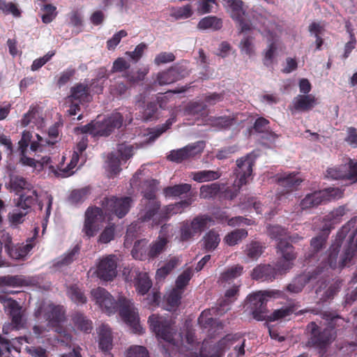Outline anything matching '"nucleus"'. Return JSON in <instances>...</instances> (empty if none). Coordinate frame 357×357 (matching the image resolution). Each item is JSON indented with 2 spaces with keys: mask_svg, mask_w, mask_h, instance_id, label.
<instances>
[{
  "mask_svg": "<svg viewBox=\"0 0 357 357\" xmlns=\"http://www.w3.org/2000/svg\"><path fill=\"white\" fill-rule=\"evenodd\" d=\"M322 202H329L333 199H338L343 197L344 192L339 188H327L319 190Z\"/></svg>",
  "mask_w": 357,
  "mask_h": 357,
  "instance_id": "52",
  "label": "nucleus"
},
{
  "mask_svg": "<svg viewBox=\"0 0 357 357\" xmlns=\"http://www.w3.org/2000/svg\"><path fill=\"white\" fill-rule=\"evenodd\" d=\"M123 117L121 113L112 114L102 121H95L82 126L78 129L84 134L93 136L107 137L116 129L119 128L123 123Z\"/></svg>",
  "mask_w": 357,
  "mask_h": 357,
  "instance_id": "5",
  "label": "nucleus"
},
{
  "mask_svg": "<svg viewBox=\"0 0 357 357\" xmlns=\"http://www.w3.org/2000/svg\"><path fill=\"white\" fill-rule=\"evenodd\" d=\"M322 202L320 192L318 190L307 194L300 202L299 206L301 210L303 211L317 207Z\"/></svg>",
  "mask_w": 357,
  "mask_h": 357,
  "instance_id": "36",
  "label": "nucleus"
},
{
  "mask_svg": "<svg viewBox=\"0 0 357 357\" xmlns=\"http://www.w3.org/2000/svg\"><path fill=\"white\" fill-rule=\"evenodd\" d=\"M116 234V225L109 223L107 225L99 235L98 242L101 244H107L113 241Z\"/></svg>",
  "mask_w": 357,
  "mask_h": 357,
  "instance_id": "56",
  "label": "nucleus"
},
{
  "mask_svg": "<svg viewBox=\"0 0 357 357\" xmlns=\"http://www.w3.org/2000/svg\"><path fill=\"white\" fill-rule=\"evenodd\" d=\"M148 241L145 238L138 240L135 242L134 246L131 250L132 257L137 260L144 261L149 258Z\"/></svg>",
  "mask_w": 357,
  "mask_h": 357,
  "instance_id": "31",
  "label": "nucleus"
},
{
  "mask_svg": "<svg viewBox=\"0 0 357 357\" xmlns=\"http://www.w3.org/2000/svg\"><path fill=\"white\" fill-rule=\"evenodd\" d=\"M239 295V286L234 285L225 293L224 298L219 302L218 310L225 312L229 310V306L234 303Z\"/></svg>",
  "mask_w": 357,
  "mask_h": 357,
  "instance_id": "28",
  "label": "nucleus"
},
{
  "mask_svg": "<svg viewBox=\"0 0 357 357\" xmlns=\"http://www.w3.org/2000/svg\"><path fill=\"white\" fill-rule=\"evenodd\" d=\"M216 310L218 311V308L216 310L212 308L204 310L198 318L199 324L205 328L213 326L217 323V320L213 317L211 312ZM219 312L220 314L224 313L222 311L219 310Z\"/></svg>",
  "mask_w": 357,
  "mask_h": 357,
  "instance_id": "50",
  "label": "nucleus"
},
{
  "mask_svg": "<svg viewBox=\"0 0 357 357\" xmlns=\"http://www.w3.org/2000/svg\"><path fill=\"white\" fill-rule=\"evenodd\" d=\"M99 348L105 354L108 353L113 347V337L111 328L108 325L102 324L98 328Z\"/></svg>",
  "mask_w": 357,
  "mask_h": 357,
  "instance_id": "25",
  "label": "nucleus"
},
{
  "mask_svg": "<svg viewBox=\"0 0 357 357\" xmlns=\"http://www.w3.org/2000/svg\"><path fill=\"white\" fill-rule=\"evenodd\" d=\"M116 267L117 264L114 255L103 257L97 266V276L105 281L112 280L117 273Z\"/></svg>",
  "mask_w": 357,
  "mask_h": 357,
  "instance_id": "20",
  "label": "nucleus"
},
{
  "mask_svg": "<svg viewBox=\"0 0 357 357\" xmlns=\"http://www.w3.org/2000/svg\"><path fill=\"white\" fill-rule=\"evenodd\" d=\"M277 252L280 258L276 262V266L287 273L294 265L297 257L294 247L287 240H280L277 244Z\"/></svg>",
  "mask_w": 357,
  "mask_h": 357,
  "instance_id": "11",
  "label": "nucleus"
},
{
  "mask_svg": "<svg viewBox=\"0 0 357 357\" xmlns=\"http://www.w3.org/2000/svg\"><path fill=\"white\" fill-rule=\"evenodd\" d=\"M21 310L22 307L19 303H17L15 306H13V307L8 310V314L11 318V324L13 327L16 330L21 328L23 326Z\"/></svg>",
  "mask_w": 357,
  "mask_h": 357,
  "instance_id": "55",
  "label": "nucleus"
},
{
  "mask_svg": "<svg viewBox=\"0 0 357 357\" xmlns=\"http://www.w3.org/2000/svg\"><path fill=\"white\" fill-rule=\"evenodd\" d=\"M104 219L102 209L95 206L89 207L85 213V220L82 231L89 237L94 236L98 230V223Z\"/></svg>",
  "mask_w": 357,
  "mask_h": 357,
  "instance_id": "15",
  "label": "nucleus"
},
{
  "mask_svg": "<svg viewBox=\"0 0 357 357\" xmlns=\"http://www.w3.org/2000/svg\"><path fill=\"white\" fill-rule=\"evenodd\" d=\"M10 185L16 193L20 192L22 190H30L31 188V185L24 178L20 176L12 177L10 181Z\"/></svg>",
  "mask_w": 357,
  "mask_h": 357,
  "instance_id": "62",
  "label": "nucleus"
},
{
  "mask_svg": "<svg viewBox=\"0 0 357 357\" xmlns=\"http://www.w3.org/2000/svg\"><path fill=\"white\" fill-rule=\"evenodd\" d=\"M4 248L8 256L14 259H23L35 245L33 238H29L25 245L16 244L12 242V237L7 234L3 236Z\"/></svg>",
  "mask_w": 357,
  "mask_h": 357,
  "instance_id": "13",
  "label": "nucleus"
},
{
  "mask_svg": "<svg viewBox=\"0 0 357 357\" xmlns=\"http://www.w3.org/2000/svg\"><path fill=\"white\" fill-rule=\"evenodd\" d=\"M204 245L206 251L214 250L220 242V237L214 229L209 230L204 236Z\"/></svg>",
  "mask_w": 357,
  "mask_h": 357,
  "instance_id": "41",
  "label": "nucleus"
},
{
  "mask_svg": "<svg viewBox=\"0 0 357 357\" xmlns=\"http://www.w3.org/2000/svg\"><path fill=\"white\" fill-rule=\"evenodd\" d=\"M121 160L116 153L111 152L108 153L106 160L107 170L110 174V176H116L121 171Z\"/></svg>",
  "mask_w": 357,
  "mask_h": 357,
  "instance_id": "42",
  "label": "nucleus"
},
{
  "mask_svg": "<svg viewBox=\"0 0 357 357\" xmlns=\"http://www.w3.org/2000/svg\"><path fill=\"white\" fill-rule=\"evenodd\" d=\"M179 260L176 257L171 258L164 266L157 270L156 278H165L178 265Z\"/></svg>",
  "mask_w": 357,
  "mask_h": 357,
  "instance_id": "53",
  "label": "nucleus"
},
{
  "mask_svg": "<svg viewBox=\"0 0 357 357\" xmlns=\"http://www.w3.org/2000/svg\"><path fill=\"white\" fill-rule=\"evenodd\" d=\"M0 13L5 15H12L15 17L21 16V10L17 4L13 2H8L6 0H0Z\"/></svg>",
  "mask_w": 357,
  "mask_h": 357,
  "instance_id": "57",
  "label": "nucleus"
},
{
  "mask_svg": "<svg viewBox=\"0 0 357 357\" xmlns=\"http://www.w3.org/2000/svg\"><path fill=\"white\" fill-rule=\"evenodd\" d=\"M277 50L278 47L276 43L272 42L268 45L267 48L263 51L262 62L265 66L268 68L273 66L276 59Z\"/></svg>",
  "mask_w": 357,
  "mask_h": 357,
  "instance_id": "47",
  "label": "nucleus"
},
{
  "mask_svg": "<svg viewBox=\"0 0 357 357\" xmlns=\"http://www.w3.org/2000/svg\"><path fill=\"white\" fill-rule=\"evenodd\" d=\"M133 200L130 197L105 198L102 205L106 210L116 215L123 218L130 211Z\"/></svg>",
  "mask_w": 357,
  "mask_h": 357,
  "instance_id": "14",
  "label": "nucleus"
},
{
  "mask_svg": "<svg viewBox=\"0 0 357 357\" xmlns=\"http://www.w3.org/2000/svg\"><path fill=\"white\" fill-rule=\"evenodd\" d=\"M321 317L322 319L329 321V328H332L333 331H334L335 328H344L345 324L347 323L344 318L335 314V313L333 312L324 311L321 313Z\"/></svg>",
  "mask_w": 357,
  "mask_h": 357,
  "instance_id": "45",
  "label": "nucleus"
},
{
  "mask_svg": "<svg viewBox=\"0 0 357 357\" xmlns=\"http://www.w3.org/2000/svg\"><path fill=\"white\" fill-rule=\"evenodd\" d=\"M294 306L283 307L280 309L274 310L270 315L267 314L266 320L275 321L280 319L285 318L294 313Z\"/></svg>",
  "mask_w": 357,
  "mask_h": 357,
  "instance_id": "58",
  "label": "nucleus"
},
{
  "mask_svg": "<svg viewBox=\"0 0 357 357\" xmlns=\"http://www.w3.org/2000/svg\"><path fill=\"white\" fill-rule=\"evenodd\" d=\"M44 316L50 326H57L65 319V310L61 305L50 304L45 309Z\"/></svg>",
  "mask_w": 357,
  "mask_h": 357,
  "instance_id": "22",
  "label": "nucleus"
},
{
  "mask_svg": "<svg viewBox=\"0 0 357 357\" xmlns=\"http://www.w3.org/2000/svg\"><path fill=\"white\" fill-rule=\"evenodd\" d=\"M148 322L151 330L158 338L174 344L176 330L173 328L170 319L158 314H153L149 316Z\"/></svg>",
  "mask_w": 357,
  "mask_h": 357,
  "instance_id": "7",
  "label": "nucleus"
},
{
  "mask_svg": "<svg viewBox=\"0 0 357 357\" xmlns=\"http://www.w3.org/2000/svg\"><path fill=\"white\" fill-rule=\"evenodd\" d=\"M222 27V19L212 15L201 19L197 24V28L201 30L212 29L213 31H218Z\"/></svg>",
  "mask_w": 357,
  "mask_h": 357,
  "instance_id": "37",
  "label": "nucleus"
},
{
  "mask_svg": "<svg viewBox=\"0 0 357 357\" xmlns=\"http://www.w3.org/2000/svg\"><path fill=\"white\" fill-rule=\"evenodd\" d=\"M96 79H93L90 86L84 84L83 83H77L75 86L70 88V94L68 96V100H76L79 103L89 102L91 100L90 94L91 87L97 89L96 92L99 93L102 91L103 86H100L97 87L95 86Z\"/></svg>",
  "mask_w": 357,
  "mask_h": 357,
  "instance_id": "17",
  "label": "nucleus"
},
{
  "mask_svg": "<svg viewBox=\"0 0 357 357\" xmlns=\"http://www.w3.org/2000/svg\"><path fill=\"white\" fill-rule=\"evenodd\" d=\"M152 287V281L148 273H139L135 280V287L140 295L146 294Z\"/></svg>",
  "mask_w": 357,
  "mask_h": 357,
  "instance_id": "32",
  "label": "nucleus"
},
{
  "mask_svg": "<svg viewBox=\"0 0 357 357\" xmlns=\"http://www.w3.org/2000/svg\"><path fill=\"white\" fill-rule=\"evenodd\" d=\"M161 204L160 202L158 200L149 201L146 204L145 208L144 211H141L138 215V221L140 222H149L151 220L153 221L155 218V215H158L160 212ZM153 225H155L153 222Z\"/></svg>",
  "mask_w": 357,
  "mask_h": 357,
  "instance_id": "26",
  "label": "nucleus"
},
{
  "mask_svg": "<svg viewBox=\"0 0 357 357\" xmlns=\"http://www.w3.org/2000/svg\"><path fill=\"white\" fill-rule=\"evenodd\" d=\"M114 153L122 161L126 162L133 156L134 148L132 145L123 143L117 146L116 151Z\"/></svg>",
  "mask_w": 357,
  "mask_h": 357,
  "instance_id": "63",
  "label": "nucleus"
},
{
  "mask_svg": "<svg viewBox=\"0 0 357 357\" xmlns=\"http://www.w3.org/2000/svg\"><path fill=\"white\" fill-rule=\"evenodd\" d=\"M285 273L284 271L280 270L276 265L273 266L271 264H259L252 270L251 276L255 280L272 282L279 275Z\"/></svg>",
  "mask_w": 357,
  "mask_h": 357,
  "instance_id": "19",
  "label": "nucleus"
},
{
  "mask_svg": "<svg viewBox=\"0 0 357 357\" xmlns=\"http://www.w3.org/2000/svg\"><path fill=\"white\" fill-rule=\"evenodd\" d=\"M270 121L264 118L258 117L252 126V130L255 132L262 134L261 137L265 139L271 140L276 137V135L270 130L269 127Z\"/></svg>",
  "mask_w": 357,
  "mask_h": 357,
  "instance_id": "27",
  "label": "nucleus"
},
{
  "mask_svg": "<svg viewBox=\"0 0 357 357\" xmlns=\"http://www.w3.org/2000/svg\"><path fill=\"white\" fill-rule=\"evenodd\" d=\"M194 195L190 193L187 199L181 200L173 204H169L164 206L159 212L158 215L153 220V222L155 225H159L163 222L167 221L171 216L176 214L182 213L184 210L190 206L194 199L192 198Z\"/></svg>",
  "mask_w": 357,
  "mask_h": 357,
  "instance_id": "12",
  "label": "nucleus"
},
{
  "mask_svg": "<svg viewBox=\"0 0 357 357\" xmlns=\"http://www.w3.org/2000/svg\"><path fill=\"white\" fill-rule=\"evenodd\" d=\"M317 104L316 98L310 95H298L294 98L293 105L290 107L291 112L293 111L307 112L311 110Z\"/></svg>",
  "mask_w": 357,
  "mask_h": 357,
  "instance_id": "23",
  "label": "nucleus"
},
{
  "mask_svg": "<svg viewBox=\"0 0 357 357\" xmlns=\"http://www.w3.org/2000/svg\"><path fill=\"white\" fill-rule=\"evenodd\" d=\"M136 107L140 109L141 119L143 121H153L159 119L160 112L157 102L149 101L145 105V96L140 94L136 97Z\"/></svg>",
  "mask_w": 357,
  "mask_h": 357,
  "instance_id": "18",
  "label": "nucleus"
},
{
  "mask_svg": "<svg viewBox=\"0 0 357 357\" xmlns=\"http://www.w3.org/2000/svg\"><path fill=\"white\" fill-rule=\"evenodd\" d=\"M305 347L320 351L325 350L335 340L336 333L329 327L322 328L315 321L310 322L305 328Z\"/></svg>",
  "mask_w": 357,
  "mask_h": 357,
  "instance_id": "4",
  "label": "nucleus"
},
{
  "mask_svg": "<svg viewBox=\"0 0 357 357\" xmlns=\"http://www.w3.org/2000/svg\"><path fill=\"white\" fill-rule=\"evenodd\" d=\"M275 180L280 187L277 192V199L279 201L288 198V196L291 195L303 182L301 178L298 176V173L295 172L278 174L275 176Z\"/></svg>",
  "mask_w": 357,
  "mask_h": 357,
  "instance_id": "8",
  "label": "nucleus"
},
{
  "mask_svg": "<svg viewBox=\"0 0 357 357\" xmlns=\"http://www.w3.org/2000/svg\"><path fill=\"white\" fill-rule=\"evenodd\" d=\"M227 7L230 9V17L237 24L239 33L250 31L252 24L250 20L245 19V10L242 0H222Z\"/></svg>",
  "mask_w": 357,
  "mask_h": 357,
  "instance_id": "10",
  "label": "nucleus"
},
{
  "mask_svg": "<svg viewBox=\"0 0 357 357\" xmlns=\"http://www.w3.org/2000/svg\"><path fill=\"white\" fill-rule=\"evenodd\" d=\"M345 165V180L349 181L351 183L357 182V161L354 162L349 159Z\"/></svg>",
  "mask_w": 357,
  "mask_h": 357,
  "instance_id": "64",
  "label": "nucleus"
},
{
  "mask_svg": "<svg viewBox=\"0 0 357 357\" xmlns=\"http://www.w3.org/2000/svg\"><path fill=\"white\" fill-rule=\"evenodd\" d=\"M222 176L219 171L202 170L190 173V177L196 182L204 183L218 179Z\"/></svg>",
  "mask_w": 357,
  "mask_h": 357,
  "instance_id": "30",
  "label": "nucleus"
},
{
  "mask_svg": "<svg viewBox=\"0 0 357 357\" xmlns=\"http://www.w3.org/2000/svg\"><path fill=\"white\" fill-rule=\"evenodd\" d=\"M80 245L77 244L73 248L67 252L64 253L62 256L56 259L54 264V266L56 268H61L71 264L76 260L79 255Z\"/></svg>",
  "mask_w": 357,
  "mask_h": 357,
  "instance_id": "29",
  "label": "nucleus"
},
{
  "mask_svg": "<svg viewBox=\"0 0 357 357\" xmlns=\"http://www.w3.org/2000/svg\"><path fill=\"white\" fill-rule=\"evenodd\" d=\"M72 321L74 326L84 333H90L93 329L92 321L81 312L74 313Z\"/></svg>",
  "mask_w": 357,
  "mask_h": 357,
  "instance_id": "34",
  "label": "nucleus"
},
{
  "mask_svg": "<svg viewBox=\"0 0 357 357\" xmlns=\"http://www.w3.org/2000/svg\"><path fill=\"white\" fill-rule=\"evenodd\" d=\"M158 184V181L155 179L148 180L144 182L142 193L144 197L147 199L148 202L158 200L156 199Z\"/></svg>",
  "mask_w": 357,
  "mask_h": 357,
  "instance_id": "51",
  "label": "nucleus"
},
{
  "mask_svg": "<svg viewBox=\"0 0 357 357\" xmlns=\"http://www.w3.org/2000/svg\"><path fill=\"white\" fill-rule=\"evenodd\" d=\"M265 246L262 243L252 241L246 245L245 252L248 257L252 259H257L264 252Z\"/></svg>",
  "mask_w": 357,
  "mask_h": 357,
  "instance_id": "49",
  "label": "nucleus"
},
{
  "mask_svg": "<svg viewBox=\"0 0 357 357\" xmlns=\"http://www.w3.org/2000/svg\"><path fill=\"white\" fill-rule=\"evenodd\" d=\"M317 279H319V278L313 271L301 274L296 277L291 283L287 285V289L291 293L298 294L303 290L307 283Z\"/></svg>",
  "mask_w": 357,
  "mask_h": 357,
  "instance_id": "24",
  "label": "nucleus"
},
{
  "mask_svg": "<svg viewBox=\"0 0 357 357\" xmlns=\"http://www.w3.org/2000/svg\"><path fill=\"white\" fill-rule=\"evenodd\" d=\"M185 69L182 66H172L166 70L157 74L155 82L160 86L170 84L184 77Z\"/></svg>",
  "mask_w": 357,
  "mask_h": 357,
  "instance_id": "21",
  "label": "nucleus"
},
{
  "mask_svg": "<svg viewBox=\"0 0 357 357\" xmlns=\"http://www.w3.org/2000/svg\"><path fill=\"white\" fill-rule=\"evenodd\" d=\"M243 272V266L240 264H236L234 266L228 267L220 274L218 281L221 283H229L234 279L241 276Z\"/></svg>",
  "mask_w": 357,
  "mask_h": 357,
  "instance_id": "35",
  "label": "nucleus"
},
{
  "mask_svg": "<svg viewBox=\"0 0 357 357\" xmlns=\"http://www.w3.org/2000/svg\"><path fill=\"white\" fill-rule=\"evenodd\" d=\"M308 31L312 36L316 38L315 40V50L319 51L321 50V47L324 45V40L321 37V35L325 31L324 26L320 23L313 22L308 26Z\"/></svg>",
  "mask_w": 357,
  "mask_h": 357,
  "instance_id": "40",
  "label": "nucleus"
},
{
  "mask_svg": "<svg viewBox=\"0 0 357 357\" xmlns=\"http://www.w3.org/2000/svg\"><path fill=\"white\" fill-rule=\"evenodd\" d=\"M255 159L247 155L236 160V168L234 170L236 179L231 187H224L220 193V198L232 200L238 194L243 185H246L252 178V167Z\"/></svg>",
  "mask_w": 357,
  "mask_h": 357,
  "instance_id": "3",
  "label": "nucleus"
},
{
  "mask_svg": "<svg viewBox=\"0 0 357 357\" xmlns=\"http://www.w3.org/2000/svg\"><path fill=\"white\" fill-rule=\"evenodd\" d=\"M212 221L213 218L211 215L202 214L195 217L191 221H190V223L192 225L193 229H195L197 234H199L203 231L208 227V223Z\"/></svg>",
  "mask_w": 357,
  "mask_h": 357,
  "instance_id": "48",
  "label": "nucleus"
},
{
  "mask_svg": "<svg viewBox=\"0 0 357 357\" xmlns=\"http://www.w3.org/2000/svg\"><path fill=\"white\" fill-rule=\"evenodd\" d=\"M331 228L333 227L324 228L321 233L311 239L310 249L305 255V261L307 263L319 260L321 251L326 247Z\"/></svg>",
  "mask_w": 357,
  "mask_h": 357,
  "instance_id": "16",
  "label": "nucleus"
},
{
  "mask_svg": "<svg viewBox=\"0 0 357 357\" xmlns=\"http://www.w3.org/2000/svg\"><path fill=\"white\" fill-rule=\"evenodd\" d=\"M267 233L268 235L273 239L278 241L280 240H287L288 238L291 241H294V239L291 236H289L287 230L280 225H269L267 227Z\"/></svg>",
  "mask_w": 357,
  "mask_h": 357,
  "instance_id": "44",
  "label": "nucleus"
},
{
  "mask_svg": "<svg viewBox=\"0 0 357 357\" xmlns=\"http://www.w3.org/2000/svg\"><path fill=\"white\" fill-rule=\"evenodd\" d=\"M192 275L191 268H188L184 270L176 278L175 288L183 292L185 287L188 284Z\"/></svg>",
  "mask_w": 357,
  "mask_h": 357,
  "instance_id": "60",
  "label": "nucleus"
},
{
  "mask_svg": "<svg viewBox=\"0 0 357 357\" xmlns=\"http://www.w3.org/2000/svg\"><path fill=\"white\" fill-rule=\"evenodd\" d=\"M197 234L193 229L190 221L185 220L181 222L180 227V239L181 241H188L192 239Z\"/></svg>",
  "mask_w": 357,
  "mask_h": 357,
  "instance_id": "59",
  "label": "nucleus"
},
{
  "mask_svg": "<svg viewBox=\"0 0 357 357\" xmlns=\"http://www.w3.org/2000/svg\"><path fill=\"white\" fill-rule=\"evenodd\" d=\"M168 243L167 236H159L158 238L149 245V258L153 259L158 257L165 249Z\"/></svg>",
  "mask_w": 357,
  "mask_h": 357,
  "instance_id": "33",
  "label": "nucleus"
},
{
  "mask_svg": "<svg viewBox=\"0 0 357 357\" xmlns=\"http://www.w3.org/2000/svg\"><path fill=\"white\" fill-rule=\"evenodd\" d=\"M225 184L213 183L208 185H203L200 188V197L209 199L220 195L221 190L224 188Z\"/></svg>",
  "mask_w": 357,
  "mask_h": 357,
  "instance_id": "39",
  "label": "nucleus"
},
{
  "mask_svg": "<svg viewBox=\"0 0 357 357\" xmlns=\"http://www.w3.org/2000/svg\"><path fill=\"white\" fill-rule=\"evenodd\" d=\"M282 294V292L279 290H268L250 294L248 297L247 305L253 318L257 321L266 320L268 313L267 298H278Z\"/></svg>",
  "mask_w": 357,
  "mask_h": 357,
  "instance_id": "6",
  "label": "nucleus"
},
{
  "mask_svg": "<svg viewBox=\"0 0 357 357\" xmlns=\"http://www.w3.org/2000/svg\"><path fill=\"white\" fill-rule=\"evenodd\" d=\"M240 339L241 335L238 333L227 334L215 344L216 351L222 353Z\"/></svg>",
  "mask_w": 357,
  "mask_h": 357,
  "instance_id": "46",
  "label": "nucleus"
},
{
  "mask_svg": "<svg viewBox=\"0 0 357 357\" xmlns=\"http://www.w3.org/2000/svg\"><path fill=\"white\" fill-rule=\"evenodd\" d=\"M25 280L22 275H5L0 277V284L8 287H22L24 284Z\"/></svg>",
  "mask_w": 357,
  "mask_h": 357,
  "instance_id": "61",
  "label": "nucleus"
},
{
  "mask_svg": "<svg viewBox=\"0 0 357 357\" xmlns=\"http://www.w3.org/2000/svg\"><path fill=\"white\" fill-rule=\"evenodd\" d=\"M38 199L36 190H32L31 195L22 194L20 196L17 206L23 209H28L33 205Z\"/></svg>",
  "mask_w": 357,
  "mask_h": 357,
  "instance_id": "54",
  "label": "nucleus"
},
{
  "mask_svg": "<svg viewBox=\"0 0 357 357\" xmlns=\"http://www.w3.org/2000/svg\"><path fill=\"white\" fill-rule=\"evenodd\" d=\"M91 294L104 312L109 315L119 311L121 319L131 327L134 333H142L143 328L139 322L137 309L131 300L124 296H119L116 301L112 296L102 287L92 289Z\"/></svg>",
  "mask_w": 357,
  "mask_h": 357,
  "instance_id": "2",
  "label": "nucleus"
},
{
  "mask_svg": "<svg viewBox=\"0 0 357 357\" xmlns=\"http://www.w3.org/2000/svg\"><path fill=\"white\" fill-rule=\"evenodd\" d=\"M204 146L205 143L203 141L189 144L181 149L171 151L167 159L178 164L193 160L202 154Z\"/></svg>",
  "mask_w": 357,
  "mask_h": 357,
  "instance_id": "9",
  "label": "nucleus"
},
{
  "mask_svg": "<svg viewBox=\"0 0 357 357\" xmlns=\"http://www.w3.org/2000/svg\"><path fill=\"white\" fill-rule=\"evenodd\" d=\"M192 186L188 183H181L164 188L163 193L165 197H176L188 194L190 192Z\"/></svg>",
  "mask_w": 357,
  "mask_h": 357,
  "instance_id": "38",
  "label": "nucleus"
},
{
  "mask_svg": "<svg viewBox=\"0 0 357 357\" xmlns=\"http://www.w3.org/2000/svg\"><path fill=\"white\" fill-rule=\"evenodd\" d=\"M248 231L245 229H237L229 232L224 238V242L229 245L234 246L248 236Z\"/></svg>",
  "mask_w": 357,
  "mask_h": 357,
  "instance_id": "43",
  "label": "nucleus"
},
{
  "mask_svg": "<svg viewBox=\"0 0 357 357\" xmlns=\"http://www.w3.org/2000/svg\"><path fill=\"white\" fill-rule=\"evenodd\" d=\"M357 222V216L351 218L337 232L334 241L326 252L325 257L319 266L313 270L314 273L319 278L328 276L331 271L342 269L354 258V250L352 246L345 245L342 255H340L342 243L351 228L354 227Z\"/></svg>",
  "mask_w": 357,
  "mask_h": 357,
  "instance_id": "1",
  "label": "nucleus"
}]
</instances>
